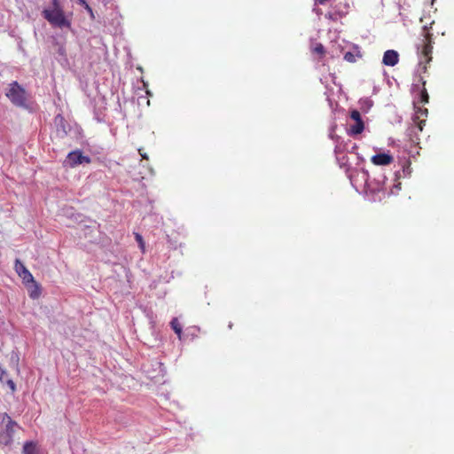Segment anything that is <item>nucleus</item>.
<instances>
[{
	"label": "nucleus",
	"instance_id": "23",
	"mask_svg": "<svg viewBox=\"0 0 454 454\" xmlns=\"http://www.w3.org/2000/svg\"><path fill=\"white\" fill-rule=\"evenodd\" d=\"M342 143V145H348V147L349 148V151H345L346 153H354L355 149L356 148V145L355 143H353L352 141L348 140V142H346V143H343L342 141L340 142Z\"/></svg>",
	"mask_w": 454,
	"mask_h": 454
},
{
	"label": "nucleus",
	"instance_id": "32",
	"mask_svg": "<svg viewBox=\"0 0 454 454\" xmlns=\"http://www.w3.org/2000/svg\"><path fill=\"white\" fill-rule=\"evenodd\" d=\"M333 129L334 128L333 127L330 130V133H329V137L332 138V139H334V135H333Z\"/></svg>",
	"mask_w": 454,
	"mask_h": 454
},
{
	"label": "nucleus",
	"instance_id": "34",
	"mask_svg": "<svg viewBox=\"0 0 454 454\" xmlns=\"http://www.w3.org/2000/svg\"><path fill=\"white\" fill-rule=\"evenodd\" d=\"M327 101H328L330 107L333 108V100L329 97H327Z\"/></svg>",
	"mask_w": 454,
	"mask_h": 454
},
{
	"label": "nucleus",
	"instance_id": "24",
	"mask_svg": "<svg viewBox=\"0 0 454 454\" xmlns=\"http://www.w3.org/2000/svg\"><path fill=\"white\" fill-rule=\"evenodd\" d=\"M313 51L317 54L323 55L325 53V47L323 46L322 43H317L313 49Z\"/></svg>",
	"mask_w": 454,
	"mask_h": 454
},
{
	"label": "nucleus",
	"instance_id": "20",
	"mask_svg": "<svg viewBox=\"0 0 454 454\" xmlns=\"http://www.w3.org/2000/svg\"><path fill=\"white\" fill-rule=\"evenodd\" d=\"M350 117L352 120L355 121V122L363 121L361 114L358 110H353L350 114Z\"/></svg>",
	"mask_w": 454,
	"mask_h": 454
},
{
	"label": "nucleus",
	"instance_id": "15",
	"mask_svg": "<svg viewBox=\"0 0 454 454\" xmlns=\"http://www.w3.org/2000/svg\"><path fill=\"white\" fill-rule=\"evenodd\" d=\"M364 129V121H357L355 122V124L351 125L348 129V133L352 136H356L362 133V131Z\"/></svg>",
	"mask_w": 454,
	"mask_h": 454
},
{
	"label": "nucleus",
	"instance_id": "14",
	"mask_svg": "<svg viewBox=\"0 0 454 454\" xmlns=\"http://www.w3.org/2000/svg\"><path fill=\"white\" fill-rule=\"evenodd\" d=\"M22 453L23 454H37L38 453L37 444L33 441L26 442L23 445Z\"/></svg>",
	"mask_w": 454,
	"mask_h": 454
},
{
	"label": "nucleus",
	"instance_id": "35",
	"mask_svg": "<svg viewBox=\"0 0 454 454\" xmlns=\"http://www.w3.org/2000/svg\"><path fill=\"white\" fill-rule=\"evenodd\" d=\"M138 151H139V153H140V155L142 156L143 159H146V160L148 159L146 153H141V149H139Z\"/></svg>",
	"mask_w": 454,
	"mask_h": 454
},
{
	"label": "nucleus",
	"instance_id": "4",
	"mask_svg": "<svg viewBox=\"0 0 454 454\" xmlns=\"http://www.w3.org/2000/svg\"><path fill=\"white\" fill-rule=\"evenodd\" d=\"M5 96L15 106L20 108L28 109L27 93L26 90L14 81L9 84Z\"/></svg>",
	"mask_w": 454,
	"mask_h": 454
},
{
	"label": "nucleus",
	"instance_id": "6",
	"mask_svg": "<svg viewBox=\"0 0 454 454\" xmlns=\"http://www.w3.org/2000/svg\"><path fill=\"white\" fill-rule=\"evenodd\" d=\"M91 159L88 155H84L81 150L70 152L64 161L65 166L69 168H75L79 165L89 164Z\"/></svg>",
	"mask_w": 454,
	"mask_h": 454
},
{
	"label": "nucleus",
	"instance_id": "10",
	"mask_svg": "<svg viewBox=\"0 0 454 454\" xmlns=\"http://www.w3.org/2000/svg\"><path fill=\"white\" fill-rule=\"evenodd\" d=\"M399 61V54L395 50H387L384 52L382 63L387 67H394Z\"/></svg>",
	"mask_w": 454,
	"mask_h": 454
},
{
	"label": "nucleus",
	"instance_id": "26",
	"mask_svg": "<svg viewBox=\"0 0 454 454\" xmlns=\"http://www.w3.org/2000/svg\"><path fill=\"white\" fill-rule=\"evenodd\" d=\"M401 189V183H397V184H395L393 185V187L391 188L390 192H388V194H395L399 190Z\"/></svg>",
	"mask_w": 454,
	"mask_h": 454
},
{
	"label": "nucleus",
	"instance_id": "13",
	"mask_svg": "<svg viewBox=\"0 0 454 454\" xmlns=\"http://www.w3.org/2000/svg\"><path fill=\"white\" fill-rule=\"evenodd\" d=\"M419 81L422 82L423 88L417 94L414 99V106H416L417 103L427 104L429 100V96L427 90L425 89L426 81L422 77H419Z\"/></svg>",
	"mask_w": 454,
	"mask_h": 454
},
{
	"label": "nucleus",
	"instance_id": "9",
	"mask_svg": "<svg viewBox=\"0 0 454 454\" xmlns=\"http://www.w3.org/2000/svg\"><path fill=\"white\" fill-rule=\"evenodd\" d=\"M20 277L22 278L23 283L26 286H31V287H33V289L30 291V297H32V298L38 297L39 294H40V290L34 279L33 275L30 273V271L28 270H27L24 272V274L20 275Z\"/></svg>",
	"mask_w": 454,
	"mask_h": 454
},
{
	"label": "nucleus",
	"instance_id": "16",
	"mask_svg": "<svg viewBox=\"0 0 454 454\" xmlns=\"http://www.w3.org/2000/svg\"><path fill=\"white\" fill-rule=\"evenodd\" d=\"M361 57V54H360V51L358 50V47L356 46L355 47V51L352 52V51H347L345 54H344V59L348 62H350V63H354L356 61V59L357 58H360Z\"/></svg>",
	"mask_w": 454,
	"mask_h": 454
},
{
	"label": "nucleus",
	"instance_id": "37",
	"mask_svg": "<svg viewBox=\"0 0 454 454\" xmlns=\"http://www.w3.org/2000/svg\"><path fill=\"white\" fill-rule=\"evenodd\" d=\"M136 238L138 242H142V237L139 234H137Z\"/></svg>",
	"mask_w": 454,
	"mask_h": 454
},
{
	"label": "nucleus",
	"instance_id": "25",
	"mask_svg": "<svg viewBox=\"0 0 454 454\" xmlns=\"http://www.w3.org/2000/svg\"><path fill=\"white\" fill-rule=\"evenodd\" d=\"M4 382L8 385V387L11 388L12 392H14L16 390V385L11 379H4Z\"/></svg>",
	"mask_w": 454,
	"mask_h": 454
},
{
	"label": "nucleus",
	"instance_id": "3",
	"mask_svg": "<svg viewBox=\"0 0 454 454\" xmlns=\"http://www.w3.org/2000/svg\"><path fill=\"white\" fill-rule=\"evenodd\" d=\"M0 444L11 446L17 429L20 427L6 412L0 414Z\"/></svg>",
	"mask_w": 454,
	"mask_h": 454
},
{
	"label": "nucleus",
	"instance_id": "19",
	"mask_svg": "<svg viewBox=\"0 0 454 454\" xmlns=\"http://www.w3.org/2000/svg\"><path fill=\"white\" fill-rule=\"evenodd\" d=\"M14 269L19 276L24 274V272L27 270L20 259L15 260Z\"/></svg>",
	"mask_w": 454,
	"mask_h": 454
},
{
	"label": "nucleus",
	"instance_id": "28",
	"mask_svg": "<svg viewBox=\"0 0 454 454\" xmlns=\"http://www.w3.org/2000/svg\"><path fill=\"white\" fill-rule=\"evenodd\" d=\"M58 52H59V54L60 56H63V57H64V56H66V50H65V48H64V47H62V46H60V47L59 48Z\"/></svg>",
	"mask_w": 454,
	"mask_h": 454
},
{
	"label": "nucleus",
	"instance_id": "7",
	"mask_svg": "<svg viewBox=\"0 0 454 454\" xmlns=\"http://www.w3.org/2000/svg\"><path fill=\"white\" fill-rule=\"evenodd\" d=\"M54 126L56 128V133L58 137L63 138L67 136L71 131L70 124L65 120L61 114H57L54 117Z\"/></svg>",
	"mask_w": 454,
	"mask_h": 454
},
{
	"label": "nucleus",
	"instance_id": "17",
	"mask_svg": "<svg viewBox=\"0 0 454 454\" xmlns=\"http://www.w3.org/2000/svg\"><path fill=\"white\" fill-rule=\"evenodd\" d=\"M358 103L360 109L364 113H367L373 106V101L370 98H361Z\"/></svg>",
	"mask_w": 454,
	"mask_h": 454
},
{
	"label": "nucleus",
	"instance_id": "12",
	"mask_svg": "<svg viewBox=\"0 0 454 454\" xmlns=\"http://www.w3.org/2000/svg\"><path fill=\"white\" fill-rule=\"evenodd\" d=\"M426 121H421L418 125H411L406 130V135L410 137L411 143H417L419 140L417 133L422 131Z\"/></svg>",
	"mask_w": 454,
	"mask_h": 454
},
{
	"label": "nucleus",
	"instance_id": "29",
	"mask_svg": "<svg viewBox=\"0 0 454 454\" xmlns=\"http://www.w3.org/2000/svg\"><path fill=\"white\" fill-rule=\"evenodd\" d=\"M77 3L79 4H81L82 6H84L85 4H87L88 3L86 2V0H76Z\"/></svg>",
	"mask_w": 454,
	"mask_h": 454
},
{
	"label": "nucleus",
	"instance_id": "8",
	"mask_svg": "<svg viewBox=\"0 0 454 454\" xmlns=\"http://www.w3.org/2000/svg\"><path fill=\"white\" fill-rule=\"evenodd\" d=\"M344 151H349L348 145H342L339 137H337L334 153L336 154V160L340 168L347 167L349 160V158L343 154Z\"/></svg>",
	"mask_w": 454,
	"mask_h": 454
},
{
	"label": "nucleus",
	"instance_id": "21",
	"mask_svg": "<svg viewBox=\"0 0 454 454\" xmlns=\"http://www.w3.org/2000/svg\"><path fill=\"white\" fill-rule=\"evenodd\" d=\"M402 171H403V176H409L411 173V163L408 162L407 164L403 165Z\"/></svg>",
	"mask_w": 454,
	"mask_h": 454
},
{
	"label": "nucleus",
	"instance_id": "11",
	"mask_svg": "<svg viewBox=\"0 0 454 454\" xmlns=\"http://www.w3.org/2000/svg\"><path fill=\"white\" fill-rule=\"evenodd\" d=\"M393 161V156L389 153H382L372 157V162L378 166H386Z\"/></svg>",
	"mask_w": 454,
	"mask_h": 454
},
{
	"label": "nucleus",
	"instance_id": "1",
	"mask_svg": "<svg viewBox=\"0 0 454 454\" xmlns=\"http://www.w3.org/2000/svg\"><path fill=\"white\" fill-rule=\"evenodd\" d=\"M346 172L353 187L356 191L363 189L369 200L376 202L385 198L387 177L384 174L380 173L371 180L368 171L363 168L361 169L348 168Z\"/></svg>",
	"mask_w": 454,
	"mask_h": 454
},
{
	"label": "nucleus",
	"instance_id": "31",
	"mask_svg": "<svg viewBox=\"0 0 454 454\" xmlns=\"http://www.w3.org/2000/svg\"><path fill=\"white\" fill-rule=\"evenodd\" d=\"M316 4H325L328 0H315Z\"/></svg>",
	"mask_w": 454,
	"mask_h": 454
},
{
	"label": "nucleus",
	"instance_id": "2",
	"mask_svg": "<svg viewBox=\"0 0 454 454\" xmlns=\"http://www.w3.org/2000/svg\"><path fill=\"white\" fill-rule=\"evenodd\" d=\"M43 16L55 27L61 29L71 27V22L65 16L59 0H51V6L43 11Z\"/></svg>",
	"mask_w": 454,
	"mask_h": 454
},
{
	"label": "nucleus",
	"instance_id": "22",
	"mask_svg": "<svg viewBox=\"0 0 454 454\" xmlns=\"http://www.w3.org/2000/svg\"><path fill=\"white\" fill-rule=\"evenodd\" d=\"M415 109H416V119L414 120V121H416V120L418 119V114H421V115H425L427 116V108H421V107H418L417 106H414Z\"/></svg>",
	"mask_w": 454,
	"mask_h": 454
},
{
	"label": "nucleus",
	"instance_id": "18",
	"mask_svg": "<svg viewBox=\"0 0 454 454\" xmlns=\"http://www.w3.org/2000/svg\"><path fill=\"white\" fill-rule=\"evenodd\" d=\"M170 325H171V328L174 330V332L178 335L179 339H181L182 325L176 317H174L171 320Z\"/></svg>",
	"mask_w": 454,
	"mask_h": 454
},
{
	"label": "nucleus",
	"instance_id": "30",
	"mask_svg": "<svg viewBox=\"0 0 454 454\" xmlns=\"http://www.w3.org/2000/svg\"><path fill=\"white\" fill-rule=\"evenodd\" d=\"M356 160H357L356 164L358 165L360 163V161L364 160V159L362 157H360L358 153H356Z\"/></svg>",
	"mask_w": 454,
	"mask_h": 454
},
{
	"label": "nucleus",
	"instance_id": "33",
	"mask_svg": "<svg viewBox=\"0 0 454 454\" xmlns=\"http://www.w3.org/2000/svg\"><path fill=\"white\" fill-rule=\"evenodd\" d=\"M14 358H15V361H16V363H17V362H18V360H19V357H18V356H17L16 354L12 353V361H13V360H14Z\"/></svg>",
	"mask_w": 454,
	"mask_h": 454
},
{
	"label": "nucleus",
	"instance_id": "27",
	"mask_svg": "<svg viewBox=\"0 0 454 454\" xmlns=\"http://www.w3.org/2000/svg\"><path fill=\"white\" fill-rule=\"evenodd\" d=\"M83 7L88 12L90 19L95 20V15H94V12H93L92 8L88 4H85Z\"/></svg>",
	"mask_w": 454,
	"mask_h": 454
},
{
	"label": "nucleus",
	"instance_id": "5",
	"mask_svg": "<svg viewBox=\"0 0 454 454\" xmlns=\"http://www.w3.org/2000/svg\"><path fill=\"white\" fill-rule=\"evenodd\" d=\"M426 40L427 42H425V40H423V44H422V49L420 50V46H417V50H418V55H419V68L417 70V72H422V73H426L427 71V66L425 63H428L429 61H431L432 59V50H433V46H432V42H431V38H430V35H428L426 38Z\"/></svg>",
	"mask_w": 454,
	"mask_h": 454
},
{
	"label": "nucleus",
	"instance_id": "36",
	"mask_svg": "<svg viewBox=\"0 0 454 454\" xmlns=\"http://www.w3.org/2000/svg\"><path fill=\"white\" fill-rule=\"evenodd\" d=\"M395 178H396V179L400 178V176H401V175H400V171H399V170L395 171Z\"/></svg>",
	"mask_w": 454,
	"mask_h": 454
}]
</instances>
